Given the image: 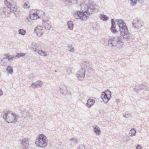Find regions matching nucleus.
<instances>
[{
  "label": "nucleus",
  "instance_id": "16",
  "mask_svg": "<svg viewBox=\"0 0 149 149\" xmlns=\"http://www.w3.org/2000/svg\"><path fill=\"white\" fill-rule=\"evenodd\" d=\"M60 89V92L62 94L64 95H67L68 93V90L65 86L63 85L61 86Z\"/></svg>",
  "mask_w": 149,
  "mask_h": 149
},
{
  "label": "nucleus",
  "instance_id": "48",
  "mask_svg": "<svg viewBox=\"0 0 149 149\" xmlns=\"http://www.w3.org/2000/svg\"><path fill=\"white\" fill-rule=\"evenodd\" d=\"M116 102L117 103H118L119 102V100L118 99H117L116 100Z\"/></svg>",
  "mask_w": 149,
  "mask_h": 149
},
{
  "label": "nucleus",
  "instance_id": "34",
  "mask_svg": "<svg viewBox=\"0 0 149 149\" xmlns=\"http://www.w3.org/2000/svg\"><path fill=\"white\" fill-rule=\"evenodd\" d=\"M72 69V68L70 67H68L66 69V72L67 74H70L71 73Z\"/></svg>",
  "mask_w": 149,
  "mask_h": 149
},
{
  "label": "nucleus",
  "instance_id": "33",
  "mask_svg": "<svg viewBox=\"0 0 149 149\" xmlns=\"http://www.w3.org/2000/svg\"><path fill=\"white\" fill-rule=\"evenodd\" d=\"M19 33L22 35H24L26 34V31L23 29H20L18 31Z\"/></svg>",
  "mask_w": 149,
  "mask_h": 149
},
{
  "label": "nucleus",
  "instance_id": "32",
  "mask_svg": "<svg viewBox=\"0 0 149 149\" xmlns=\"http://www.w3.org/2000/svg\"><path fill=\"white\" fill-rule=\"evenodd\" d=\"M123 116L125 118H129L130 117H132V114L131 113H125L123 114Z\"/></svg>",
  "mask_w": 149,
  "mask_h": 149
},
{
  "label": "nucleus",
  "instance_id": "42",
  "mask_svg": "<svg viewBox=\"0 0 149 149\" xmlns=\"http://www.w3.org/2000/svg\"><path fill=\"white\" fill-rule=\"evenodd\" d=\"M78 149H85V148L83 145H81L79 146Z\"/></svg>",
  "mask_w": 149,
  "mask_h": 149
},
{
  "label": "nucleus",
  "instance_id": "1",
  "mask_svg": "<svg viewBox=\"0 0 149 149\" xmlns=\"http://www.w3.org/2000/svg\"><path fill=\"white\" fill-rule=\"evenodd\" d=\"M97 7V6L93 2H91L88 0L85 1L81 4L82 11H77L74 14V16L76 19L85 20L93 12L95 11Z\"/></svg>",
  "mask_w": 149,
  "mask_h": 149
},
{
  "label": "nucleus",
  "instance_id": "3",
  "mask_svg": "<svg viewBox=\"0 0 149 149\" xmlns=\"http://www.w3.org/2000/svg\"><path fill=\"white\" fill-rule=\"evenodd\" d=\"M116 22L119 27L120 35L126 41H128L130 40L131 35L129 32L125 22L122 19H117Z\"/></svg>",
  "mask_w": 149,
  "mask_h": 149
},
{
  "label": "nucleus",
  "instance_id": "14",
  "mask_svg": "<svg viewBox=\"0 0 149 149\" xmlns=\"http://www.w3.org/2000/svg\"><path fill=\"white\" fill-rule=\"evenodd\" d=\"M101 97L103 101L107 103L110 99V98L107 96L106 91L103 92L101 96Z\"/></svg>",
  "mask_w": 149,
  "mask_h": 149
},
{
  "label": "nucleus",
  "instance_id": "26",
  "mask_svg": "<svg viewBox=\"0 0 149 149\" xmlns=\"http://www.w3.org/2000/svg\"><path fill=\"white\" fill-rule=\"evenodd\" d=\"M136 130L134 128H132L130 131L129 135L131 136H135L136 134Z\"/></svg>",
  "mask_w": 149,
  "mask_h": 149
},
{
  "label": "nucleus",
  "instance_id": "10",
  "mask_svg": "<svg viewBox=\"0 0 149 149\" xmlns=\"http://www.w3.org/2000/svg\"><path fill=\"white\" fill-rule=\"evenodd\" d=\"M43 28L41 26H37L34 29V31L37 36L41 37L43 35Z\"/></svg>",
  "mask_w": 149,
  "mask_h": 149
},
{
  "label": "nucleus",
  "instance_id": "11",
  "mask_svg": "<svg viewBox=\"0 0 149 149\" xmlns=\"http://www.w3.org/2000/svg\"><path fill=\"white\" fill-rule=\"evenodd\" d=\"M49 19V17H47V19H43L42 20L45 29L47 30H49L51 27V24L48 21Z\"/></svg>",
  "mask_w": 149,
  "mask_h": 149
},
{
  "label": "nucleus",
  "instance_id": "28",
  "mask_svg": "<svg viewBox=\"0 0 149 149\" xmlns=\"http://www.w3.org/2000/svg\"><path fill=\"white\" fill-rule=\"evenodd\" d=\"M123 46V44L122 42H118L117 43L116 46L119 49H121Z\"/></svg>",
  "mask_w": 149,
  "mask_h": 149
},
{
  "label": "nucleus",
  "instance_id": "45",
  "mask_svg": "<svg viewBox=\"0 0 149 149\" xmlns=\"http://www.w3.org/2000/svg\"><path fill=\"white\" fill-rule=\"evenodd\" d=\"M138 2L141 4L143 3L144 2V0H137Z\"/></svg>",
  "mask_w": 149,
  "mask_h": 149
},
{
  "label": "nucleus",
  "instance_id": "29",
  "mask_svg": "<svg viewBox=\"0 0 149 149\" xmlns=\"http://www.w3.org/2000/svg\"><path fill=\"white\" fill-rule=\"evenodd\" d=\"M68 49L69 51L71 52H73L74 51V49L72 47V45L69 44L68 45Z\"/></svg>",
  "mask_w": 149,
  "mask_h": 149
},
{
  "label": "nucleus",
  "instance_id": "49",
  "mask_svg": "<svg viewBox=\"0 0 149 149\" xmlns=\"http://www.w3.org/2000/svg\"><path fill=\"white\" fill-rule=\"evenodd\" d=\"M2 10L0 9V15L2 14Z\"/></svg>",
  "mask_w": 149,
  "mask_h": 149
},
{
  "label": "nucleus",
  "instance_id": "30",
  "mask_svg": "<svg viewBox=\"0 0 149 149\" xmlns=\"http://www.w3.org/2000/svg\"><path fill=\"white\" fill-rule=\"evenodd\" d=\"M26 54L25 53H16L17 57V58H20V57H22L24 56Z\"/></svg>",
  "mask_w": 149,
  "mask_h": 149
},
{
  "label": "nucleus",
  "instance_id": "4",
  "mask_svg": "<svg viewBox=\"0 0 149 149\" xmlns=\"http://www.w3.org/2000/svg\"><path fill=\"white\" fill-rule=\"evenodd\" d=\"M3 118L8 123H15L17 121L18 116L15 114L9 111L3 112L2 113Z\"/></svg>",
  "mask_w": 149,
  "mask_h": 149
},
{
  "label": "nucleus",
  "instance_id": "38",
  "mask_svg": "<svg viewBox=\"0 0 149 149\" xmlns=\"http://www.w3.org/2000/svg\"><path fill=\"white\" fill-rule=\"evenodd\" d=\"M106 93L107 94V96L108 97H110V98L111 97V93L110 91H109L108 90H107L105 91Z\"/></svg>",
  "mask_w": 149,
  "mask_h": 149
},
{
  "label": "nucleus",
  "instance_id": "27",
  "mask_svg": "<svg viewBox=\"0 0 149 149\" xmlns=\"http://www.w3.org/2000/svg\"><path fill=\"white\" fill-rule=\"evenodd\" d=\"M38 53L39 55L42 56H47L46 53L41 50H39Z\"/></svg>",
  "mask_w": 149,
  "mask_h": 149
},
{
  "label": "nucleus",
  "instance_id": "21",
  "mask_svg": "<svg viewBox=\"0 0 149 149\" xmlns=\"http://www.w3.org/2000/svg\"><path fill=\"white\" fill-rule=\"evenodd\" d=\"M94 131L96 135H99L101 133V131L99 127L97 126H95L93 127Z\"/></svg>",
  "mask_w": 149,
  "mask_h": 149
},
{
  "label": "nucleus",
  "instance_id": "25",
  "mask_svg": "<svg viewBox=\"0 0 149 149\" xmlns=\"http://www.w3.org/2000/svg\"><path fill=\"white\" fill-rule=\"evenodd\" d=\"M67 25L68 28L70 30H72L73 28V24L72 21H70L67 22Z\"/></svg>",
  "mask_w": 149,
  "mask_h": 149
},
{
  "label": "nucleus",
  "instance_id": "47",
  "mask_svg": "<svg viewBox=\"0 0 149 149\" xmlns=\"http://www.w3.org/2000/svg\"><path fill=\"white\" fill-rule=\"evenodd\" d=\"M3 94V91L0 89V96L2 95Z\"/></svg>",
  "mask_w": 149,
  "mask_h": 149
},
{
  "label": "nucleus",
  "instance_id": "35",
  "mask_svg": "<svg viewBox=\"0 0 149 149\" xmlns=\"http://www.w3.org/2000/svg\"><path fill=\"white\" fill-rule=\"evenodd\" d=\"M111 27H116V23L114 21V19H111Z\"/></svg>",
  "mask_w": 149,
  "mask_h": 149
},
{
  "label": "nucleus",
  "instance_id": "37",
  "mask_svg": "<svg viewBox=\"0 0 149 149\" xmlns=\"http://www.w3.org/2000/svg\"><path fill=\"white\" fill-rule=\"evenodd\" d=\"M29 3L27 2H25L23 6V8L25 9H28L29 8L30 6L28 4Z\"/></svg>",
  "mask_w": 149,
  "mask_h": 149
},
{
  "label": "nucleus",
  "instance_id": "9",
  "mask_svg": "<svg viewBox=\"0 0 149 149\" xmlns=\"http://www.w3.org/2000/svg\"><path fill=\"white\" fill-rule=\"evenodd\" d=\"M29 141L28 139L25 138L20 141V144L23 149H26L29 146Z\"/></svg>",
  "mask_w": 149,
  "mask_h": 149
},
{
  "label": "nucleus",
  "instance_id": "50",
  "mask_svg": "<svg viewBox=\"0 0 149 149\" xmlns=\"http://www.w3.org/2000/svg\"><path fill=\"white\" fill-rule=\"evenodd\" d=\"M27 19L28 20H29V18L27 17Z\"/></svg>",
  "mask_w": 149,
  "mask_h": 149
},
{
  "label": "nucleus",
  "instance_id": "5",
  "mask_svg": "<svg viewBox=\"0 0 149 149\" xmlns=\"http://www.w3.org/2000/svg\"><path fill=\"white\" fill-rule=\"evenodd\" d=\"M35 144L37 146L44 148L47 144V141L46 136L43 134H41L38 135V139H36Z\"/></svg>",
  "mask_w": 149,
  "mask_h": 149
},
{
  "label": "nucleus",
  "instance_id": "44",
  "mask_svg": "<svg viewBox=\"0 0 149 149\" xmlns=\"http://www.w3.org/2000/svg\"><path fill=\"white\" fill-rule=\"evenodd\" d=\"M141 147L140 145L138 144L137 146L136 147V149H141Z\"/></svg>",
  "mask_w": 149,
  "mask_h": 149
},
{
  "label": "nucleus",
  "instance_id": "18",
  "mask_svg": "<svg viewBox=\"0 0 149 149\" xmlns=\"http://www.w3.org/2000/svg\"><path fill=\"white\" fill-rule=\"evenodd\" d=\"M21 111L22 115V116L24 118L29 116H30L29 112L27 111H26L25 109H21Z\"/></svg>",
  "mask_w": 149,
  "mask_h": 149
},
{
  "label": "nucleus",
  "instance_id": "2",
  "mask_svg": "<svg viewBox=\"0 0 149 149\" xmlns=\"http://www.w3.org/2000/svg\"><path fill=\"white\" fill-rule=\"evenodd\" d=\"M4 2L6 7H4L2 11L6 15L13 12L15 16L18 17L20 15V12L19 8L16 6V3L13 0H4Z\"/></svg>",
  "mask_w": 149,
  "mask_h": 149
},
{
  "label": "nucleus",
  "instance_id": "15",
  "mask_svg": "<svg viewBox=\"0 0 149 149\" xmlns=\"http://www.w3.org/2000/svg\"><path fill=\"white\" fill-rule=\"evenodd\" d=\"M83 64L84 67H83L82 68H85V67L88 70L92 69L91 63L88 61H85L84 62Z\"/></svg>",
  "mask_w": 149,
  "mask_h": 149
},
{
  "label": "nucleus",
  "instance_id": "40",
  "mask_svg": "<svg viewBox=\"0 0 149 149\" xmlns=\"http://www.w3.org/2000/svg\"><path fill=\"white\" fill-rule=\"evenodd\" d=\"M134 90L135 92L138 93L139 92V91L140 90V89L139 88L138 86V87L136 86L135 88H134Z\"/></svg>",
  "mask_w": 149,
  "mask_h": 149
},
{
  "label": "nucleus",
  "instance_id": "13",
  "mask_svg": "<svg viewBox=\"0 0 149 149\" xmlns=\"http://www.w3.org/2000/svg\"><path fill=\"white\" fill-rule=\"evenodd\" d=\"M148 83H143L138 85V87L140 90H143L145 91H149V87L148 86Z\"/></svg>",
  "mask_w": 149,
  "mask_h": 149
},
{
  "label": "nucleus",
  "instance_id": "52",
  "mask_svg": "<svg viewBox=\"0 0 149 149\" xmlns=\"http://www.w3.org/2000/svg\"><path fill=\"white\" fill-rule=\"evenodd\" d=\"M24 114H25L26 113L25 112H24Z\"/></svg>",
  "mask_w": 149,
  "mask_h": 149
},
{
  "label": "nucleus",
  "instance_id": "39",
  "mask_svg": "<svg viewBox=\"0 0 149 149\" xmlns=\"http://www.w3.org/2000/svg\"><path fill=\"white\" fill-rule=\"evenodd\" d=\"M70 140L71 141H72L74 143H77V139L75 138H72L70 139Z\"/></svg>",
  "mask_w": 149,
  "mask_h": 149
},
{
  "label": "nucleus",
  "instance_id": "7",
  "mask_svg": "<svg viewBox=\"0 0 149 149\" xmlns=\"http://www.w3.org/2000/svg\"><path fill=\"white\" fill-rule=\"evenodd\" d=\"M143 22L137 18L134 19L132 22L133 26L135 28L139 29L143 26Z\"/></svg>",
  "mask_w": 149,
  "mask_h": 149
},
{
  "label": "nucleus",
  "instance_id": "43",
  "mask_svg": "<svg viewBox=\"0 0 149 149\" xmlns=\"http://www.w3.org/2000/svg\"><path fill=\"white\" fill-rule=\"evenodd\" d=\"M116 38L117 41L118 42H122V40H121V37L118 36V37Z\"/></svg>",
  "mask_w": 149,
  "mask_h": 149
},
{
  "label": "nucleus",
  "instance_id": "36",
  "mask_svg": "<svg viewBox=\"0 0 149 149\" xmlns=\"http://www.w3.org/2000/svg\"><path fill=\"white\" fill-rule=\"evenodd\" d=\"M5 58H6L9 61L11 60V56L10 55L8 54H6L5 56Z\"/></svg>",
  "mask_w": 149,
  "mask_h": 149
},
{
  "label": "nucleus",
  "instance_id": "53",
  "mask_svg": "<svg viewBox=\"0 0 149 149\" xmlns=\"http://www.w3.org/2000/svg\"><path fill=\"white\" fill-rule=\"evenodd\" d=\"M55 72H56V70H55Z\"/></svg>",
  "mask_w": 149,
  "mask_h": 149
},
{
  "label": "nucleus",
  "instance_id": "31",
  "mask_svg": "<svg viewBox=\"0 0 149 149\" xmlns=\"http://www.w3.org/2000/svg\"><path fill=\"white\" fill-rule=\"evenodd\" d=\"M110 30L112 33L113 34L116 33L118 32V31L116 29V27H111Z\"/></svg>",
  "mask_w": 149,
  "mask_h": 149
},
{
  "label": "nucleus",
  "instance_id": "22",
  "mask_svg": "<svg viewBox=\"0 0 149 149\" xmlns=\"http://www.w3.org/2000/svg\"><path fill=\"white\" fill-rule=\"evenodd\" d=\"M99 17L101 20L103 21H107L109 19L108 17L104 14H101Z\"/></svg>",
  "mask_w": 149,
  "mask_h": 149
},
{
  "label": "nucleus",
  "instance_id": "51",
  "mask_svg": "<svg viewBox=\"0 0 149 149\" xmlns=\"http://www.w3.org/2000/svg\"><path fill=\"white\" fill-rule=\"evenodd\" d=\"M40 15H42V13H40Z\"/></svg>",
  "mask_w": 149,
  "mask_h": 149
},
{
  "label": "nucleus",
  "instance_id": "24",
  "mask_svg": "<svg viewBox=\"0 0 149 149\" xmlns=\"http://www.w3.org/2000/svg\"><path fill=\"white\" fill-rule=\"evenodd\" d=\"M6 70L8 74H12L13 72V68L10 66H8L6 68Z\"/></svg>",
  "mask_w": 149,
  "mask_h": 149
},
{
  "label": "nucleus",
  "instance_id": "8",
  "mask_svg": "<svg viewBox=\"0 0 149 149\" xmlns=\"http://www.w3.org/2000/svg\"><path fill=\"white\" fill-rule=\"evenodd\" d=\"M86 70L84 68H81L78 72L77 76L79 80H82L85 77Z\"/></svg>",
  "mask_w": 149,
  "mask_h": 149
},
{
  "label": "nucleus",
  "instance_id": "19",
  "mask_svg": "<svg viewBox=\"0 0 149 149\" xmlns=\"http://www.w3.org/2000/svg\"><path fill=\"white\" fill-rule=\"evenodd\" d=\"M95 100L92 99H89L87 101L86 104V106L88 107H91L94 103Z\"/></svg>",
  "mask_w": 149,
  "mask_h": 149
},
{
  "label": "nucleus",
  "instance_id": "23",
  "mask_svg": "<svg viewBox=\"0 0 149 149\" xmlns=\"http://www.w3.org/2000/svg\"><path fill=\"white\" fill-rule=\"evenodd\" d=\"M31 48L35 52L37 51L38 48V46L37 44L35 43H31Z\"/></svg>",
  "mask_w": 149,
  "mask_h": 149
},
{
  "label": "nucleus",
  "instance_id": "20",
  "mask_svg": "<svg viewBox=\"0 0 149 149\" xmlns=\"http://www.w3.org/2000/svg\"><path fill=\"white\" fill-rule=\"evenodd\" d=\"M63 1L65 4L67 5L77 3V0H63Z\"/></svg>",
  "mask_w": 149,
  "mask_h": 149
},
{
  "label": "nucleus",
  "instance_id": "17",
  "mask_svg": "<svg viewBox=\"0 0 149 149\" xmlns=\"http://www.w3.org/2000/svg\"><path fill=\"white\" fill-rule=\"evenodd\" d=\"M42 81H38L36 82L33 83L31 84V86L34 88H38L42 85Z\"/></svg>",
  "mask_w": 149,
  "mask_h": 149
},
{
  "label": "nucleus",
  "instance_id": "41",
  "mask_svg": "<svg viewBox=\"0 0 149 149\" xmlns=\"http://www.w3.org/2000/svg\"><path fill=\"white\" fill-rule=\"evenodd\" d=\"M131 1V4L132 5H135L136 4L137 0H130Z\"/></svg>",
  "mask_w": 149,
  "mask_h": 149
},
{
  "label": "nucleus",
  "instance_id": "12",
  "mask_svg": "<svg viewBox=\"0 0 149 149\" xmlns=\"http://www.w3.org/2000/svg\"><path fill=\"white\" fill-rule=\"evenodd\" d=\"M108 45L112 47L116 46L118 42L116 38H110L108 41Z\"/></svg>",
  "mask_w": 149,
  "mask_h": 149
},
{
  "label": "nucleus",
  "instance_id": "46",
  "mask_svg": "<svg viewBox=\"0 0 149 149\" xmlns=\"http://www.w3.org/2000/svg\"><path fill=\"white\" fill-rule=\"evenodd\" d=\"M11 57L12 58H11V60H13V59H16V58H17V55H16L15 56H11Z\"/></svg>",
  "mask_w": 149,
  "mask_h": 149
},
{
  "label": "nucleus",
  "instance_id": "6",
  "mask_svg": "<svg viewBox=\"0 0 149 149\" xmlns=\"http://www.w3.org/2000/svg\"><path fill=\"white\" fill-rule=\"evenodd\" d=\"M44 13L42 11L33 10L31 12L29 18L31 20H35L38 18H42Z\"/></svg>",
  "mask_w": 149,
  "mask_h": 149
}]
</instances>
